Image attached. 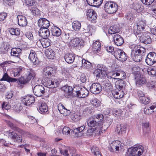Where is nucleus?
<instances>
[{
	"instance_id": "obj_1",
	"label": "nucleus",
	"mask_w": 156,
	"mask_h": 156,
	"mask_svg": "<svg viewBox=\"0 0 156 156\" xmlns=\"http://www.w3.org/2000/svg\"><path fill=\"white\" fill-rule=\"evenodd\" d=\"M24 72L25 76L20 78L17 80V82L20 84H26L28 83L32 77L35 76L34 72L30 69H25L20 66L14 69L13 72V76L15 77L19 76Z\"/></svg>"
},
{
	"instance_id": "obj_2",
	"label": "nucleus",
	"mask_w": 156,
	"mask_h": 156,
	"mask_svg": "<svg viewBox=\"0 0 156 156\" xmlns=\"http://www.w3.org/2000/svg\"><path fill=\"white\" fill-rule=\"evenodd\" d=\"M132 49L131 57L135 62H140L145 55V48L140 45L133 44L130 46Z\"/></svg>"
},
{
	"instance_id": "obj_3",
	"label": "nucleus",
	"mask_w": 156,
	"mask_h": 156,
	"mask_svg": "<svg viewBox=\"0 0 156 156\" xmlns=\"http://www.w3.org/2000/svg\"><path fill=\"white\" fill-rule=\"evenodd\" d=\"M132 49L131 57L135 62H140L145 55V48L140 45L133 44L130 46Z\"/></svg>"
},
{
	"instance_id": "obj_4",
	"label": "nucleus",
	"mask_w": 156,
	"mask_h": 156,
	"mask_svg": "<svg viewBox=\"0 0 156 156\" xmlns=\"http://www.w3.org/2000/svg\"><path fill=\"white\" fill-rule=\"evenodd\" d=\"M132 49L131 57L135 62H140L145 55V48L140 45L133 44L130 46Z\"/></svg>"
},
{
	"instance_id": "obj_5",
	"label": "nucleus",
	"mask_w": 156,
	"mask_h": 156,
	"mask_svg": "<svg viewBox=\"0 0 156 156\" xmlns=\"http://www.w3.org/2000/svg\"><path fill=\"white\" fill-rule=\"evenodd\" d=\"M104 118L103 115L101 114H98L90 117L88 120L87 124L90 127L97 129V131L99 130L100 126L102 121Z\"/></svg>"
},
{
	"instance_id": "obj_6",
	"label": "nucleus",
	"mask_w": 156,
	"mask_h": 156,
	"mask_svg": "<svg viewBox=\"0 0 156 156\" xmlns=\"http://www.w3.org/2000/svg\"><path fill=\"white\" fill-rule=\"evenodd\" d=\"M107 70V68L105 66L98 64L97 66V69L94 72V74L97 77L103 78L107 75L106 73Z\"/></svg>"
},
{
	"instance_id": "obj_7",
	"label": "nucleus",
	"mask_w": 156,
	"mask_h": 156,
	"mask_svg": "<svg viewBox=\"0 0 156 156\" xmlns=\"http://www.w3.org/2000/svg\"><path fill=\"white\" fill-rule=\"evenodd\" d=\"M118 8L117 4L112 2H108L105 4L104 6V10L107 13L112 14L115 13Z\"/></svg>"
},
{
	"instance_id": "obj_8",
	"label": "nucleus",
	"mask_w": 156,
	"mask_h": 156,
	"mask_svg": "<svg viewBox=\"0 0 156 156\" xmlns=\"http://www.w3.org/2000/svg\"><path fill=\"white\" fill-rule=\"evenodd\" d=\"M146 25L145 21L141 20L134 26L133 29L134 34L136 36L137 35L141 34V31L144 29V26Z\"/></svg>"
},
{
	"instance_id": "obj_9",
	"label": "nucleus",
	"mask_w": 156,
	"mask_h": 156,
	"mask_svg": "<svg viewBox=\"0 0 156 156\" xmlns=\"http://www.w3.org/2000/svg\"><path fill=\"white\" fill-rule=\"evenodd\" d=\"M145 151L144 147L140 145L130 149V151L129 150V152L132 156H139L141 155Z\"/></svg>"
},
{
	"instance_id": "obj_10",
	"label": "nucleus",
	"mask_w": 156,
	"mask_h": 156,
	"mask_svg": "<svg viewBox=\"0 0 156 156\" xmlns=\"http://www.w3.org/2000/svg\"><path fill=\"white\" fill-rule=\"evenodd\" d=\"M115 58L120 61H124L127 59V56L126 54L121 49L116 50L114 52Z\"/></svg>"
},
{
	"instance_id": "obj_11",
	"label": "nucleus",
	"mask_w": 156,
	"mask_h": 156,
	"mask_svg": "<svg viewBox=\"0 0 156 156\" xmlns=\"http://www.w3.org/2000/svg\"><path fill=\"white\" fill-rule=\"evenodd\" d=\"M62 90L64 92V96L66 98H71L74 96L73 89L70 86L65 85L61 88Z\"/></svg>"
},
{
	"instance_id": "obj_12",
	"label": "nucleus",
	"mask_w": 156,
	"mask_h": 156,
	"mask_svg": "<svg viewBox=\"0 0 156 156\" xmlns=\"http://www.w3.org/2000/svg\"><path fill=\"white\" fill-rule=\"evenodd\" d=\"M70 44L73 47H75L77 48H81L83 46V40L79 37H76L71 39L70 41Z\"/></svg>"
},
{
	"instance_id": "obj_13",
	"label": "nucleus",
	"mask_w": 156,
	"mask_h": 156,
	"mask_svg": "<svg viewBox=\"0 0 156 156\" xmlns=\"http://www.w3.org/2000/svg\"><path fill=\"white\" fill-rule=\"evenodd\" d=\"M33 92L36 96L41 97L44 95L45 93V89L42 85H37L34 87Z\"/></svg>"
},
{
	"instance_id": "obj_14",
	"label": "nucleus",
	"mask_w": 156,
	"mask_h": 156,
	"mask_svg": "<svg viewBox=\"0 0 156 156\" xmlns=\"http://www.w3.org/2000/svg\"><path fill=\"white\" fill-rule=\"evenodd\" d=\"M136 84L137 86L141 87L147 83V80L145 77L141 76L139 74H137L134 76Z\"/></svg>"
},
{
	"instance_id": "obj_15",
	"label": "nucleus",
	"mask_w": 156,
	"mask_h": 156,
	"mask_svg": "<svg viewBox=\"0 0 156 156\" xmlns=\"http://www.w3.org/2000/svg\"><path fill=\"white\" fill-rule=\"evenodd\" d=\"M123 147V145L120 141L116 140L111 144L109 149L111 152H113L115 149L116 151H119V149H122Z\"/></svg>"
},
{
	"instance_id": "obj_16",
	"label": "nucleus",
	"mask_w": 156,
	"mask_h": 156,
	"mask_svg": "<svg viewBox=\"0 0 156 156\" xmlns=\"http://www.w3.org/2000/svg\"><path fill=\"white\" fill-rule=\"evenodd\" d=\"M145 62L148 65H152L156 62V53L154 52L149 53L147 55Z\"/></svg>"
},
{
	"instance_id": "obj_17",
	"label": "nucleus",
	"mask_w": 156,
	"mask_h": 156,
	"mask_svg": "<svg viewBox=\"0 0 156 156\" xmlns=\"http://www.w3.org/2000/svg\"><path fill=\"white\" fill-rule=\"evenodd\" d=\"M102 90L101 84L98 83H93L90 87V90L93 94H96L100 93Z\"/></svg>"
},
{
	"instance_id": "obj_18",
	"label": "nucleus",
	"mask_w": 156,
	"mask_h": 156,
	"mask_svg": "<svg viewBox=\"0 0 156 156\" xmlns=\"http://www.w3.org/2000/svg\"><path fill=\"white\" fill-rule=\"evenodd\" d=\"M87 18L91 22H95L97 18V15L95 12L92 9L87 10Z\"/></svg>"
},
{
	"instance_id": "obj_19",
	"label": "nucleus",
	"mask_w": 156,
	"mask_h": 156,
	"mask_svg": "<svg viewBox=\"0 0 156 156\" xmlns=\"http://www.w3.org/2000/svg\"><path fill=\"white\" fill-rule=\"evenodd\" d=\"M59 81L57 80H55L52 81L49 79H48L44 82V84L46 87L49 88H54L57 87L59 83Z\"/></svg>"
},
{
	"instance_id": "obj_20",
	"label": "nucleus",
	"mask_w": 156,
	"mask_h": 156,
	"mask_svg": "<svg viewBox=\"0 0 156 156\" xmlns=\"http://www.w3.org/2000/svg\"><path fill=\"white\" fill-rule=\"evenodd\" d=\"M108 78H110L116 79L115 78L117 76H120V78L124 79L126 78V75L124 72H121L118 73L116 72H113L110 73L108 75H107Z\"/></svg>"
},
{
	"instance_id": "obj_21",
	"label": "nucleus",
	"mask_w": 156,
	"mask_h": 156,
	"mask_svg": "<svg viewBox=\"0 0 156 156\" xmlns=\"http://www.w3.org/2000/svg\"><path fill=\"white\" fill-rule=\"evenodd\" d=\"M35 101L34 97L31 95H27L25 97L23 100V102L24 105L29 106L33 103Z\"/></svg>"
},
{
	"instance_id": "obj_22",
	"label": "nucleus",
	"mask_w": 156,
	"mask_h": 156,
	"mask_svg": "<svg viewBox=\"0 0 156 156\" xmlns=\"http://www.w3.org/2000/svg\"><path fill=\"white\" fill-rule=\"evenodd\" d=\"M36 55L35 52L33 51H31L29 56V58L32 62L34 65H37L39 64L40 62Z\"/></svg>"
},
{
	"instance_id": "obj_23",
	"label": "nucleus",
	"mask_w": 156,
	"mask_h": 156,
	"mask_svg": "<svg viewBox=\"0 0 156 156\" xmlns=\"http://www.w3.org/2000/svg\"><path fill=\"white\" fill-rule=\"evenodd\" d=\"M38 23L41 28H48L50 25L49 21L44 18H40L38 21Z\"/></svg>"
},
{
	"instance_id": "obj_24",
	"label": "nucleus",
	"mask_w": 156,
	"mask_h": 156,
	"mask_svg": "<svg viewBox=\"0 0 156 156\" xmlns=\"http://www.w3.org/2000/svg\"><path fill=\"white\" fill-rule=\"evenodd\" d=\"M137 35L138 37H140V41L145 44H150L151 42V39L150 37L148 35H147L146 33L140 34Z\"/></svg>"
},
{
	"instance_id": "obj_25",
	"label": "nucleus",
	"mask_w": 156,
	"mask_h": 156,
	"mask_svg": "<svg viewBox=\"0 0 156 156\" xmlns=\"http://www.w3.org/2000/svg\"><path fill=\"white\" fill-rule=\"evenodd\" d=\"M39 35L43 38H47L50 35V32L48 28H41L39 31Z\"/></svg>"
},
{
	"instance_id": "obj_26",
	"label": "nucleus",
	"mask_w": 156,
	"mask_h": 156,
	"mask_svg": "<svg viewBox=\"0 0 156 156\" xmlns=\"http://www.w3.org/2000/svg\"><path fill=\"white\" fill-rule=\"evenodd\" d=\"M55 71L54 69L50 67H46L44 68L43 73V75L48 78L51 76L53 74Z\"/></svg>"
},
{
	"instance_id": "obj_27",
	"label": "nucleus",
	"mask_w": 156,
	"mask_h": 156,
	"mask_svg": "<svg viewBox=\"0 0 156 156\" xmlns=\"http://www.w3.org/2000/svg\"><path fill=\"white\" fill-rule=\"evenodd\" d=\"M113 39L115 44L118 46L122 45L124 43L123 37L119 34L115 35L113 37Z\"/></svg>"
},
{
	"instance_id": "obj_28",
	"label": "nucleus",
	"mask_w": 156,
	"mask_h": 156,
	"mask_svg": "<svg viewBox=\"0 0 156 156\" xmlns=\"http://www.w3.org/2000/svg\"><path fill=\"white\" fill-rule=\"evenodd\" d=\"M18 25L22 27L26 26L27 24V21L26 17L23 15H18L17 16Z\"/></svg>"
},
{
	"instance_id": "obj_29",
	"label": "nucleus",
	"mask_w": 156,
	"mask_h": 156,
	"mask_svg": "<svg viewBox=\"0 0 156 156\" xmlns=\"http://www.w3.org/2000/svg\"><path fill=\"white\" fill-rule=\"evenodd\" d=\"M126 126L123 124L117 125L115 131L117 133L120 135L126 132Z\"/></svg>"
},
{
	"instance_id": "obj_30",
	"label": "nucleus",
	"mask_w": 156,
	"mask_h": 156,
	"mask_svg": "<svg viewBox=\"0 0 156 156\" xmlns=\"http://www.w3.org/2000/svg\"><path fill=\"white\" fill-rule=\"evenodd\" d=\"M115 98L117 99H120L122 98L124 95V93L122 89H117L112 93Z\"/></svg>"
},
{
	"instance_id": "obj_31",
	"label": "nucleus",
	"mask_w": 156,
	"mask_h": 156,
	"mask_svg": "<svg viewBox=\"0 0 156 156\" xmlns=\"http://www.w3.org/2000/svg\"><path fill=\"white\" fill-rule=\"evenodd\" d=\"M45 54L46 56L49 59H53L55 57V52L51 48H49L45 51Z\"/></svg>"
},
{
	"instance_id": "obj_32",
	"label": "nucleus",
	"mask_w": 156,
	"mask_h": 156,
	"mask_svg": "<svg viewBox=\"0 0 156 156\" xmlns=\"http://www.w3.org/2000/svg\"><path fill=\"white\" fill-rule=\"evenodd\" d=\"M75 55L72 54L66 53L64 56L65 61L68 63L73 62L75 59Z\"/></svg>"
},
{
	"instance_id": "obj_33",
	"label": "nucleus",
	"mask_w": 156,
	"mask_h": 156,
	"mask_svg": "<svg viewBox=\"0 0 156 156\" xmlns=\"http://www.w3.org/2000/svg\"><path fill=\"white\" fill-rule=\"evenodd\" d=\"M88 91L83 87L76 97L79 98H84L88 95Z\"/></svg>"
},
{
	"instance_id": "obj_34",
	"label": "nucleus",
	"mask_w": 156,
	"mask_h": 156,
	"mask_svg": "<svg viewBox=\"0 0 156 156\" xmlns=\"http://www.w3.org/2000/svg\"><path fill=\"white\" fill-rule=\"evenodd\" d=\"M120 31V29L118 26L114 25L108 29V32L111 34L118 33Z\"/></svg>"
},
{
	"instance_id": "obj_35",
	"label": "nucleus",
	"mask_w": 156,
	"mask_h": 156,
	"mask_svg": "<svg viewBox=\"0 0 156 156\" xmlns=\"http://www.w3.org/2000/svg\"><path fill=\"white\" fill-rule=\"evenodd\" d=\"M40 112L41 113H45L48 111V107L46 104L44 102H41L38 104Z\"/></svg>"
},
{
	"instance_id": "obj_36",
	"label": "nucleus",
	"mask_w": 156,
	"mask_h": 156,
	"mask_svg": "<svg viewBox=\"0 0 156 156\" xmlns=\"http://www.w3.org/2000/svg\"><path fill=\"white\" fill-rule=\"evenodd\" d=\"M10 45L7 42L4 43L0 48V51L2 53H5L8 52L9 48Z\"/></svg>"
},
{
	"instance_id": "obj_37",
	"label": "nucleus",
	"mask_w": 156,
	"mask_h": 156,
	"mask_svg": "<svg viewBox=\"0 0 156 156\" xmlns=\"http://www.w3.org/2000/svg\"><path fill=\"white\" fill-rule=\"evenodd\" d=\"M72 26L74 30L76 31H78L81 27V23L79 21H74L72 23Z\"/></svg>"
},
{
	"instance_id": "obj_38",
	"label": "nucleus",
	"mask_w": 156,
	"mask_h": 156,
	"mask_svg": "<svg viewBox=\"0 0 156 156\" xmlns=\"http://www.w3.org/2000/svg\"><path fill=\"white\" fill-rule=\"evenodd\" d=\"M1 80L6 81L9 82H15L17 81V80L16 78H11L8 76L7 73H5L3 76Z\"/></svg>"
},
{
	"instance_id": "obj_39",
	"label": "nucleus",
	"mask_w": 156,
	"mask_h": 156,
	"mask_svg": "<svg viewBox=\"0 0 156 156\" xmlns=\"http://www.w3.org/2000/svg\"><path fill=\"white\" fill-rule=\"evenodd\" d=\"M101 46V44L99 41H96L93 43L92 45L93 50L97 52H98L100 51Z\"/></svg>"
},
{
	"instance_id": "obj_40",
	"label": "nucleus",
	"mask_w": 156,
	"mask_h": 156,
	"mask_svg": "<svg viewBox=\"0 0 156 156\" xmlns=\"http://www.w3.org/2000/svg\"><path fill=\"white\" fill-rule=\"evenodd\" d=\"M82 64V66L87 69H90L92 68V64L88 61L84 59H82L80 61Z\"/></svg>"
},
{
	"instance_id": "obj_41",
	"label": "nucleus",
	"mask_w": 156,
	"mask_h": 156,
	"mask_svg": "<svg viewBox=\"0 0 156 156\" xmlns=\"http://www.w3.org/2000/svg\"><path fill=\"white\" fill-rule=\"evenodd\" d=\"M148 74L151 76H156V68L151 67L147 69Z\"/></svg>"
},
{
	"instance_id": "obj_42",
	"label": "nucleus",
	"mask_w": 156,
	"mask_h": 156,
	"mask_svg": "<svg viewBox=\"0 0 156 156\" xmlns=\"http://www.w3.org/2000/svg\"><path fill=\"white\" fill-rule=\"evenodd\" d=\"M149 108H145L144 109V112L147 115H149L155 112V106L152 105L149 107Z\"/></svg>"
},
{
	"instance_id": "obj_43",
	"label": "nucleus",
	"mask_w": 156,
	"mask_h": 156,
	"mask_svg": "<svg viewBox=\"0 0 156 156\" xmlns=\"http://www.w3.org/2000/svg\"><path fill=\"white\" fill-rule=\"evenodd\" d=\"M5 134L7 135L8 137L14 140L16 139L17 134L13 131H7L4 132Z\"/></svg>"
},
{
	"instance_id": "obj_44",
	"label": "nucleus",
	"mask_w": 156,
	"mask_h": 156,
	"mask_svg": "<svg viewBox=\"0 0 156 156\" xmlns=\"http://www.w3.org/2000/svg\"><path fill=\"white\" fill-rule=\"evenodd\" d=\"M130 7L132 9L136 10L138 12H140L141 10V5L137 3H133L130 5Z\"/></svg>"
},
{
	"instance_id": "obj_45",
	"label": "nucleus",
	"mask_w": 156,
	"mask_h": 156,
	"mask_svg": "<svg viewBox=\"0 0 156 156\" xmlns=\"http://www.w3.org/2000/svg\"><path fill=\"white\" fill-rule=\"evenodd\" d=\"M82 87L80 85H76L75 86L73 89V93H74V96H76L78 94V93L80 92V91L82 89Z\"/></svg>"
},
{
	"instance_id": "obj_46",
	"label": "nucleus",
	"mask_w": 156,
	"mask_h": 156,
	"mask_svg": "<svg viewBox=\"0 0 156 156\" xmlns=\"http://www.w3.org/2000/svg\"><path fill=\"white\" fill-rule=\"evenodd\" d=\"M45 39L41 42L42 47L44 48H47L51 45V40L47 38H44Z\"/></svg>"
},
{
	"instance_id": "obj_47",
	"label": "nucleus",
	"mask_w": 156,
	"mask_h": 156,
	"mask_svg": "<svg viewBox=\"0 0 156 156\" xmlns=\"http://www.w3.org/2000/svg\"><path fill=\"white\" fill-rule=\"evenodd\" d=\"M9 32L10 34L13 35L18 36L19 35L20 33V30L17 28H11L9 30Z\"/></svg>"
},
{
	"instance_id": "obj_48",
	"label": "nucleus",
	"mask_w": 156,
	"mask_h": 156,
	"mask_svg": "<svg viewBox=\"0 0 156 156\" xmlns=\"http://www.w3.org/2000/svg\"><path fill=\"white\" fill-rule=\"evenodd\" d=\"M142 127L144 132L146 133H149L150 131L148 122L143 123L142 124Z\"/></svg>"
},
{
	"instance_id": "obj_49",
	"label": "nucleus",
	"mask_w": 156,
	"mask_h": 156,
	"mask_svg": "<svg viewBox=\"0 0 156 156\" xmlns=\"http://www.w3.org/2000/svg\"><path fill=\"white\" fill-rule=\"evenodd\" d=\"M90 102L91 104L96 107H98L100 106L101 101L96 98H93Z\"/></svg>"
},
{
	"instance_id": "obj_50",
	"label": "nucleus",
	"mask_w": 156,
	"mask_h": 156,
	"mask_svg": "<svg viewBox=\"0 0 156 156\" xmlns=\"http://www.w3.org/2000/svg\"><path fill=\"white\" fill-rule=\"evenodd\" d=\"M30 10L32 14L35 16H37L40 14V11L36 7H32L30 9Z\"/></svg>"
},
{
	"instance_id": "obj_51",
	"label": "nucleus",
	"mask_w": 156,
	"mask_h": 156,
	"mask_svg": "<svg viewBox=\"0 0 156 156\" xmlns=\"http://www.w3.org/2000/svg\"><path fill=\"white\" fill-rule=\"evenodd\" d=\"M148 12L153 15L156 14V5L149 6L148 7Z\"/></svg>"
},
{
	"instance_id": "obj_52",
	"label": "nucleus",
	"mask_w": 156,
	"mask_h": 156,
	"mask_svg": "<svg viewBox=\"0 0 156 156\" xmlns=\"http://www.w3.org/2000/svg\"><path fill=\"white\" fill-rule=\"evenodd\" d=\"M58 109L61 114H63L64 112H65V111H67V110L65 108L64 106L61 103H59L58 105Z\"/></svg>"
},
{
	"instance_id": "obj_53",
	"label": "nucleus",
	"mask_w": 156,
	"mask_h": 156,
	"mask_svg": "<svg viewBox=\"0 0 156 156\" xmlns=\"http://www.w3.org/2000/svg\"><path fill=\"white\" fill-rule=\"evenodd\" d=\"M61 30L58 27H56L53 30L52 32V35L55 36H59L61 34Z\"/></svg>"
},
{
	"instance_id": "obj_54",
	"label": "nucleus",
	"mask_w": 156,
	"mask_h": 156,
	"mask_svg": "<svg viewBox=\"0 0 156 156\" xmlns=\"http://www.w3.org/2000/svg\"><path fill=\"white\" fill-rule=\"evenodd\" d=\"M75 33L73 32L66 33L64 35V38L66 40L70 38L71 40V39L74 38V36H75Z\"/></svg>"
},
{
	"instance_id": "obj_55",
	"label": "nucleus",
	"mask_w": 156,
	"mask_h": 156,
	"mask_svg": "<svg viewBox=\"0 0 156 156\" xmlns=\"http://www.w3.org/2000/svg\"><path fill=\"white\" fill-rule=\"evenodd\" d=\"M124 85V81L122 80H121L117 83L116 87L117 89H119L120 90L122 89Z\"/></svg>"
},
{
	"instance_id": "obj_56",
	"label": "nucleus",
	"mask_w": 156,
	"mask_h": 156,
	"mask_svg": "<svg viewBox=\"0 0 156 156\" xmlns=\"http://www.w3.org/2000/svg\"><path fill=\"white\" fill-rule=\"evenodd\" d=\"M69 150V147H66L65 149L63 150L61 149L60 152L62 154L64 155L68 156L69 155V151H70Z\"/></svg>"
},
{
	"instance_id": "obj_57",
	"label": "nucleus",
	"mask_w": 156,
	"mask_h": 156,
	"mask_svg": "<svg viewBox=\"0 0 156 156\" xmlns=\"http://www.w3.org/2000/svg\"><path fill=\"white\" fill-rule=\"evenodd\" d=\"M140 101L141 102L144 104L146 105L150 102V99L149 98H146L145 96L141 98H140Z\"/></svg>"
},
{
	"instance_id": "obj_58",
	"label": "nucleus",
	"mask_w": 156,
	"mask_h": 156,
	"mask_svg": "<svg viewBox=\"0 0 156 156\" xmlns=\"http://www.w3.org/2000/svg\"><path fill=\"white\" fill-rule=\"evenodd\" d=\"M70 131L71 130L69 127L65 126L62 129V132L63 134L68 135L70 134Z\"/></svg>"
},
{
	"instance_id": "obj_59",
	"label": "nucleus",
	"mask_w": 156,
	"mask_h": 156,
	"mask_svg": "<svg viewBox=\"0 0 156 156\" xmlns=\"http://www.w3.org/2000/svg\"><path fill=\"white\" fill-rule=\"evenodd\" d=\"M123 112L120 109L115 110L113 112V115L115 116H119L122 114Z\"/></svg>"
},
{
	"instance_id": "obj_60",
	"label": "nucleus",
	"mask_w": 156,
	"mask_h": 156,
	"mask_svg": "<svg viewBox=\"0 0 156 156\" xmlns=\"http://www.w3.org/2000/svg\"><path fill=\"white\" fill-rule=\"evenodd\" d=\"M142 3L146 5H150L154 0H141Z\"/></svg>"
},
{
	"instance_id": "obj_61",
	"label": "nucleus",
	"mask_w": 156,
	"mask_h": 156,
	"mask_svg": "<svg viewBox=\"0 0 156 156\" xmlns=\"http://www.w3.org/2000/svg\"><path fill=\"white\" fill-rule=\"evenodd\" d=\"M97 130V129H96L95 128H90L89 129L87 130V135L88 136H90L92 135L94 133L95 131Z\"/></svg>"
},
{
	"instance_id": "obj_62",
	"label": "nucleus",
	"mask_w": 156,
	"mask_h": 156,
	"mask_svg": "<svg viewBox=\"0 0 156 156\" xmlns=\"http://www.w3.org/2000/svg\"><path fill=\"white\" fill-rule=\"evenodd\" d=\"M11 56H15L19 58H20V55L18 53L15 51L14 49L12 48V49L11 52Z\"/></svg>"
},
{
	"instance_id": "obj_63",
	"label": "nucleus",
	"mask_w": 156,
	"mask_h": 156,
	"mask_svg": "<svg viewBox=\"0 0 156 156\" xmlns=\"http://www.w3.org/2000/svg\"><path fill=\"white\" fill-rule=\"evenodd\" d=\"M26 4L29 6H32L35 3V0H25Z\"/></svg>"
},
{
	"instance_id": "obj_64",
	"label": "nucleus",
	"mask_w": 156,
	"mask_h": 156,
	"mask_svg": "<svg viewBox=\"0 0 156 156\" xmlns=\"http://www.w3.org/2000/svg\"><path fill=\"white\" fill-rule=\"evenodd\" d=\"M91 151L94 153V155L96 154L99 152H100L98 148L95 146H93L91 149Z\"/></svg>"
}]
</instances>
